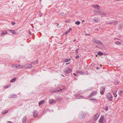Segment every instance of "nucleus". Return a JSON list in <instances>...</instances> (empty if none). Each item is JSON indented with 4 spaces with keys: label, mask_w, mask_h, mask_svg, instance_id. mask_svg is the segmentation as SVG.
I'll return each mask as SVG.
<instances>
[{
    "label": "nucleus",
    "mask_w": 123,
    "mask_h": 123,
    "mask_svg": "<svg viewBox=\"0 0 123 123\" xmlns=\"http://www.w3.org/2000/svg\"><path fill=\"white\" fill-rule=\"evenodd\" d=\"M114 96L115 97H117V94H116L115 93H114Z\"/></svg>",
    "instance_id": "nucleus-42"
},
{
    "label": "nucleus",
    "mask_w": 123,
    "mask_h": 123,
    "mask_svg": "<svg viewBox=\"0 0 123 123\" xmlns=\"http://www.w3.org/2000/svg\"><path fill=\"white\" fill-rule=\"evenodd\" d=\"M73 74H74V75L75 76H76L77 75V74H75V73H74Z\"/></svg>",
    "instance_id": "nucleus-46"
},
{
    "label": "nucleus",
    "mask_w": 123,
    "mask_h": 123,
    "mask_svg": "<svg viewBox=\"0 0 123 123\" xmlns=\"http://www.w3.org/2000/svg\"><path fill=\"white\" fill-rule=\"evenodd\" d=\"M8 111L7 110H6L5 111H3V114H4L5 113H7L8 112Z\"/></svg>",
    "instance_id": "nucleus-28"
},
{
    "label": "nucleus",
    "mask_w": 123,
    "mask_h": 123,
    "mask_svg": "<svg viewBox=\"0 0 123 123\" xmlns=\"http://www.w3.org/2000/svg\"><path fill=\"white\" fill-rule=\"evenodd\" d=\"M70 63V62H68V63H67L66 64V65H68V64L69 63Z\"/></svg>",
    "instance_id": "nucleus-50"
},
{
    "label": "nucleus",
    "mask_w": 123,
    "mask_h": 123,
    "mask_svg": "<svg viewBox=\"0 0 123 123\" xmlns=\"http://www.w3.org/2000/svg\"><path fill=\"white\" fill-rule=\"evenodd\" d=\"M115 22L116 23V24H117V21H116V22H109L107 23L106 24L108 25L109 24H111L113 23H114Z\"/></svg>",
    "instance_id": "nucleus-22"
},
{
    "label": "nucleus",
    "mask_w": 123,
    "mask_h": 123,
    "mask_svg": "<svg viewBox=\"0 0 123 123\" xmlns=\"http://www.w3.org/2000/svg\"><path fill=\"white\" fill-rule=\"evenodd\" d=\"M105 89V88L104 86H102L100 89V93L102 94H104V92Z\"/></svg>",
    "instance_id": "nucleus-7"
},
{
    "label": "nucleus",
    "mask_w": 123,
    "mask_h": 123,
    "mask_svg": "<svg viewBox=\"0 0 123 123\" xmlns=\"http://www.w3.org/2000/svg\"><path fill=\"white\" fill-rule=\"evenodd\" d=\"M104 117L103 116H101L98 121V122L99 123H103V120H104Z\"/></svg>",
    "instance_id": "nucleus-8"
},
{
    "label": "nucleus",
    "mask_w": 123,
    "mask_h": 123,
    "mask_svg": "<svg viewBox=\"0 0 123 123\" xmlns=\"http://www.w3.org/2000/svg\"><path fill=\"white\" fill-rule=\"evenodd\" d=\"M98 54L99 55H103V53L100 51L98 52Z\"/></svg>",
    "instance_id": "nucleus-25"
},
{
    "label": "nucleus",
    "mask_w": 123,
    "mask_h": 123,
    "mask_svg": "<svg viewBox=\"0 0 123 123\" xmlns=\"http://www.w3.org/2000/svg\"><path fill=\"white\" fill-rule=\"evenodd\" d=\"M115 43L117 45H120L121 44V43L119 41H116Z\"/></svg>",
    "instance_id": "nucleus-31"
},
{
    "label": "nucleus",
    "mask_w": 123,
    "mask_h": 123,
    "mask_svg": "<svg viewBox=\"0 0 123 123\" xmlns=\"http://www.w3.org/2000/svg\"><path fill=\"white\" fill-rule=\"evenodd\" d=\"M61 75L62 76H64V77L65 76L63 75V74H62Z\"/></svg>",
    "instance_id": "nucleus-56"
},
{
    "label": "nucleus",
    "mask_w": 123,
    "mask_h": 123,
    "mask_svg": "<svg viewBox=\"0 0 123 123\" xmlns=\"http://www.w3.org/2000/svg\"><path fill=\"white\" fill-rule=\"evenodd\" d=\"M97 41L96 43V44L101 45H103V43L101 42L100 41L98 40H97Z\"/></svg>",
    "instance_id": "nucleus-16"
},
{
    "label": "nucleus",
    "mask_w": 123,
    "mask_h": 123,
    "mask_svg": "<svg viewBox=\"0 0 123 123\" xmlns=\"http://www.w3.org/2000/svg\"><path fill=\"white\" fill-rule=\"evenodd\" d=\"M94 12L96 14L100 15L101 16H105L106 15V13L103 11L101 12L99 11H94Z\"/></svg>",
    "instance_id": "nucleus-1"
},
{
    "label": "nucleus",
    "mask_w": 123,
    "mask_h": 123,
    "mask_svg": "<svg viewBox=\"0 0 123 123\" xmlns=\"http://www.w3.org/2000/svg\"><path fill=\"white\" fill-rule=\"evenodd\" d=\"M72 70L71 69H69L68 71L66 70L64 71L65 73L67 74L70 73L71 72Z\"/></svg>",
    "instance_id": "nucleus-20"
},
{
    "label": "nucleus",
    "mask_w": 123,
    "mask_h": 123,
    "mask_svg": "<svg viewBox=\"0 0 123 123\" xmlns=\"http://www.w3.org/2000/svg\"><path fill=\"white\" fill-rule=\"evenodd\" d=\"M97 39H93L92 40V41L93 42L95 43H96V42L97 41Z\"/></svg>",
    "instance_id": "nucleus-32"
},
{
    "label": "nucleus",
    "mask_w": 123,
    "mask_h": 123,
    "mask_svg": "<svg viewBox=\"0 0 123 123\" xmlns=\"http://www.w3.org/2000/svg\"><path fill=\"white\" fill-rule=\"evenodd\" d=\"M86 116V114H85V113H83L80 116V119H82L84 117Z\"/></svg>",
    "instance_id": "nucleus-10"
},
{
    "label": "nucleus",
    "mask_w": 123,
    "mask_h": 123,
    "mask_svg": "<svg viewBox=\"0 0 123 123\" xmlns=\"http://www.w3.org/2000/svg\"><path fill=\"white\" fill-rule=\"evenodd\" d=\"M91 100H94L96 101H97V99L95 98H92L91 99H90Z\"/></svg>",
    "instance_id": "nucleus-38"
},
{
    "label": "nucleus",
    "mask_w": 123,
    "mask_h": 123,
    "mask_svg": "<svg viewBox=\"0 0 123 123\" xmlns=\"http://www.w3.org/2000/svg\"><path fill=\"white\" fill-rule=\"evenodd\" d=\"M55 25L57 26V27H58L59 24L57 23H55Z\"/></svg>",
    "instance_id": "nucleus-45"
},
{
    "label": "nucleus",
    "mask_w": 123,
    "mask_h": 123,
    "mask_svg": "<svg viewBox=\"0 0 123 123\" xmlns=\"http://www.w3.org/2000/svg\"><path fill=\"white\" fill-rule=\"evenodd\" d=\"M38 61L37 60L36 61H34L33 62H32L31 63V64H38Z\"/></svg>",
    "instance_id": "nucleus-23"
},
{
    "label": "nucleus",
    "mask_w": 123,
    "mask_h": 123,
    "mask_svg": "<svg viewBox=\"0 0 123 123\" xmlns=\"http://www.w3.org/2000/svg\"><path fill=\"white\" fill-rule=\"evenodd\" d=\"M12 67H13L14 68H16V65L15 64H12Z\"/></svg>",
    "instance_id": "nucleus-33"
},
{
    "label": "nucleus",
    "mask_w": 123,
    "mask_h": 123,
    "mask_svg": "<svg viewBox=\"0 0 123 123\" xmlns=\"http://www.w3.org/2000/svg\"><path fill=\"white\" fill-rule=\"evenodd\" d=\"M15 79H13L11 80L10 81L11 82H14L15 81Z\"/></svg>",
    "instance_id": "nucleus-29"
},
{
    "label": "nucleus",
    "mask_w": 123,
    "mask_h": 123,
    "mask_svg": "<svg viewBox=\"0 0 123 123\" xmlns=\"http://www.w3.org/2000/svg\"><path fill=\"white\" fill-rule=\"evenodd\" d=\"M38 115V112L36 111H35L33 113V116L34 117L36 118L37 117Z\"/></svg>",
    "instance_id": "nucleus-5"
},
{
    "label": "nucleus",
    "mask_w": 123,
    "mask_h": 123,
    "mask_svg": "<svg viewBox=\"0 0 123 123\" xmlns=\"http://www.w3.org/2000/svg\"><path fill=\"white\" fill-rule=\"evenodd\" d=\"M49 102L50 104H53L56 103V101L54 99H51L49 100Z\"/></svg>",
    "instance_id": "nucleus-6"
},
{
    "label": "nucleus",
    "mask_w": 123,
    "mask_h": 123,
    "mask_svg": "<svg viewBox=\"0 0 123 123\" xmlns=\"http://www.w3.org/2000/svg\"><path fill=\"white\" fill-rule=\"evenodd\" d=\"M107 98L111 101L112 100V98L111 95L110 93H108L107 94Z\"/></svg>",
    "instance_id": "nucleus-4"
},
{
    "label": "nucleus",
    "mask_w": 123,
    "mask_h": 123,
    "mask_svg": "<svg viewBox=\"0 0 123 123\" xmlns=\"http://www.w3.org/2000/svg\"><path fill=\"white\" fill-rule=\"evenodd\" d=\"M32 64H27L26 65L23 66V68H31L32 67Z\"/></svg>",
    "instance_id": "nucleus-2"
},
{
    "label": "nucleus",
    "mask_w": 123,
    "mask_h": 123,
    "mask_svg": "<svg viewBox=\"0 0 123 123\" xmlns=\"http://www.w3.org/2000/svg\"><path fill=\"white\" fill-rule=\"evenodd\" d=\"M42 0H39L40 1H42Z\"/></svg>",
    "instance_id": "nucleus-58"
},
{
    "label": "nucleus",
    "mask_w": 123,
    "mask_h": 123,
    "mask_svg": "<svg viewBox=\"0 0 123 123\" xmlns=\"http://www.w3.org/2000/svg\"><path fill=\"white\" fill-rule=\"evenodd\" d=\"M16 68H23V66H22L19 64H16Z\"/></svg>",
    "instance_id": "nucleus-12"
},
{
    "label": "nucleus",
    "mask_w": 123,
    "mask_h": 123,
    "mask_svg": "<svg viewBox=\"0 0 123 123\" xmlns=\"http://www.w3.org/2000/svg\"><path fill=\"white\" fill-rule=\"evenodd\" d=\"M45 102V101L44 100H41L39 102V105L40 106L41 105H42Z\"/></svg>",
    "instance_id": "nucleus-14"
},
{
    "label": "nucleus",
    "mask_w": 123,
    "mask_h": 123,
    "mask_svg": "<svg viewBox=\"0 0 123 123\" xmlns=\"http://www.w3.org/2000/svg\"><path fill=\"white\" fill-rule=\"evenodd\" d=\"M99 115V113H97L95 115V116L98 118Z\"/></svg>",
    "instance_id": "nucleus-30"
},
{
    "label": "nucleus",
    "mask_w": 123,
    "mask_h": 123,
    "mask_svg": "<svg viewBox=\"0 0 123 123\" xmlns=\"http://www.w3.org/2000/svg\"><path fill=\"white\" fill-rule=\"evenodd\" d=\"M97 92L96 91H94L92 92L88 96V97L90 98L93 96H95Z\"/></svg>",
    "instance_id": "nucleus-3"
},
{
    "label": "nucleus",
    "mask_w": 123,
    "mask_h": 123,
    "mask_svg": "<svg viewBox=\"0 0 123 123\" xmlns=\"http://www.w3.org/2000/svg\"><path fill=\"white\" fill-rule=\"evenodd\" d=\"M96 30H98V29H96Z\"/></svg>",
    "instance_id": "nucleus-59"
},
{
    "label": "nucleus",
    "mask_w": 123,
    "mask_h": 123,
    "mask_svg": "<svg viewBox=\"0 0 123 123\" xmlns=\"http://www.w3.org/2000/svg\"><path fill=\"white\" fill-rule=\"evenodd\" d=\"M122 92V91L121 90H119L118 91V94L119 95H120L121 93Z\"/></svg>",
    "instance_id": "nucleus-37"
},
{
    "label": "nucleus",
    "mask_w": 123,
    "mask_h": 123,
    "mask_svg": "<svg viewBox=\"0 0 123 123\" xmlns=\"http://www.w3.org/2000/svg\"><path fill=\"white\" fill-rule=\"evenodd\" d=\"M59 90L56 89L55 90H53L52 91V92H61L62 91V89L60 88H59Z\"/></svg>",
    "instance_id": "nucleus-9"
},
{
    "label": "nucleus",
    "mask_w": 123,
    "mask_h": 123,
    "mask_svg": "<svg viewBox=\"0 0 123 123\" xmlns=\"http://www.w3.org/2000/svg\"><path fill=\"white\" fill-rule=\"evenodd\" d=\"M120 0H116V1H117V0H118V1H120Z\"/></svg>",
    "instance_id": "nucleus-57"
},
{
    "label": "nucleus",
    "mask_w": 123,
    "mask_h": 123,
    "mask_svg": "<svg viewBox=\"0 0 123 123\" xmlns=\"http://www.w3.org/2000/svg\"><path fill=\"white\" fill-rule=\"evenodd\" d=\"M94 8L99 9L100 8V6L98 5H95L92 6Z\"/></svg>",
    "instance_id": "nucleus-15"
},
{
    "label": "nucleus",
    "mask_w": 123,
    "mask_h": 123,
    "mask_svg": "<svg viewBox=\"0 0 123 123\" xmlns=\"http://www.w3.org/2000/svg\"><path fill=\"white\" fill-rule=\"evenodd\" d=\"M80 21H77L76 22L75 24L77 25H79L80 24Z\"/></svg>",
    "instance_id": "nucleus-27"
},
{
    "label": "nucleus",
    "mask_w": 123,
    "mask_h": 123,
    "mask_svg": "<svg viewBox=\"0 0 123 123\" xmlns=\"http://www.w3.org/2000/svg\"><path fill=\"white\" fill-rule=\"evenodd\" d=\"M114 83L116 85L118 83V82L117 80H115Z\"/></svg>",
    "instance_id": "nucleus-34"
},
{
    "label": "nucleus",
    "mask_w": 123,
    "mask_h": 123,
    "mask_svg": "<svg viewBox=\"0 0 123 123\" xmlns=\"http://www.w3.org/2000/svg\"><path fill=\"white\" fill-rule=\"evenodd\" d=\"M72 29L71 28H70L69 30H70V31Z\"/></svg>",
    "instance_id": "nucleus-54"
},
{
    "label": "nucleus",
    "mask_w": 123,
    "mask_h": 123,
    "mask_svg": "<svg viewBox=\"0 0 123 123\" xmlns=\"http://www.w3.org/2000/svg\"><path fill=\"white\" fill-rule=\"evenodd\" d=\"M76 41V39H74V42H75Z\"/></svg>",
    "instance_id": "nucleus-51"
},
{
    "label": "nucleus",
    "mask_w": 123,
    "mask_h": 123,
    "mask_svg": "<svg viewBox=\"0 0 123 123\" xmlns=\"http://www.w3.org/2000/svg\"><path fill=\"white\" fill-rule=\"evenodd\" d=\"M97 118L96 117V116L95 115L92 118V119L93 120H96L97 119Z\"/></svg>",
    "instance_id": "nucleus-21"
},
{
    "label": "nucleus",
    "mask_w": 123,
    "mask_h": 123,
    "mask_svg": "<svg viewBox=\"0 0 123 123\" xmlns=\"http://www.w3.org/2000/svg\"><path fill=\"white\" fill-rule=\"evenodd\" d=\"M7 32V31H3L1 34V36H3L4 34H6Z\"/></svg>",
    "instance_id": "nucleus-19"
},
{
    "label": "nucleus",
    "mask_w": 123,
    "mask_h": 123,
    "mask_svg": "<svg viewBox=\"0 0 123 123\" xmlns=\"http://www.w3.org/2000/svg\"><path fill=\"white\" fill-rule=\"evenodd\" d=\"M60 14L61 16H63L65 15V13L62 12Z\"/></svg>",
    "instance_id": "nucleus-36"
},
{
    "label": "nucleus",
    "mask_w": 123,
    "mask_h": 123,
    "mask_svg": "<svg viewBox=\"0 0 123 123\" xmlns=\"http://www.w3.org/2000/svg\"><path fill=\"white\" fill-rule=\"evenodd\" d=\"M29 34H30V35H31V32H30H30H29Z\"/></svg>",
    "instance_id": "nucleus-48"
},
{
    "label": "nucleus",
    "mask_w": 123,
    "mask_h": 123,
    "mask_svg": "<svg viewBox=\"0 0 123 123\" xmlns=\"http://www.w3.org/2000/svg\"><path fill=\"white\" fill-rule=\"evenodd\" d=\"M80 71H76V73H79V72Z\"/></svg>",
    "instance_id": "nucleus-47"
},
{
    "label": "nucleus",
    "mask_w": 123,
    "mask_h": 123,
    "mask_svg": "<svg viewBox=\"0 0 123 123\" xmlns=\"http://www.w3.org/2000/svg\"><path fill=\"white\" fill-rule=\"evenodd\" d=\"M103 109H105L106 111H107L108 109V107L107 106H106V107L105 108H104Z\"/></svg>",
    "instance_id": "nucleus-40"
},
{
    "label": "nucleus",
    "mask_w": 123,
    "mask_h": 123,
    "mask_svg": "<svg viewBox=\"0 0 123 123\" xmlns=\"http://www.w3.org/2000/svg\"><path fill=\"white\" fill-rule=\"evenodd\" d=\"M79 73H80L82 75H84L85 74L84 72L81 71H80Z\"/></svg>",
    "instance_id": "nucleus-26"
},
{
    "label": "nucleus",
    "mask_w": 123,
    "mask_h": 123,
    "mask_svg": "<svg viewBox=\"0 0 123 123\" xmlns=\"http://www.w3.org/2000/svg\"><path fill=\"white\" fill-rule=\"evenodd\" d=\"M15 23L14 22H12V24L13 25H14Z\"/></svg>",
    "instance_id": "nucleus-44"
},
{
    "label": "nucleus",
    "mask_w": 123,
    "mask_h": 123,
    "mask_svg": "<svg viewBox=\"0 0 123 123\" xmlns=\"http://www.w3.org/2000/svg\"><path fill=\"white\" fill-rule=\"evenodd\" d=\"M27 121V118L26 116H25L22 119V121L23 123Z\"/></svg>",
    "instance_id": "nucleus-18"
},
{
    "label": "nucleus",
    "mask_w": 123,
    "mask_h": 123,
    "mask_svg": "<svg viewBox=\"0 0 123 123\" xmlns=\"http://www.w3.org/2000/svg\"><path fill=\"white\" fill-rule=\"evenodd\" d=\"M84 21H85V20H83L82 21V23H83V22H84Z\"/></svg>",
    "instance_id": "nucleus-53"
},
{
    "label": "nucleus",
    "mask_w": 123,
    "mask_h": 123,
    "mask_svg": "<svg viewBox=\"0 0 123 123\" xmlns=\"http://www.w3.org/2000/svg\"><path fill=\"white\" fill-rule=\"evenodd\" d=\"M10 96V98H17V95L16 94H14L11 95Z\"/></svg>",
    "instance_id": "nucleus-11"
},
{
    "label": "nucleus",
    "mask_w": 123,
    "mask_h": 123,
    "mask_svg": "<svg viewBox=\"0 0 123 123\" xmlns=\"http://www.w3.org/2000/svg\"><path fill=\"white\" fill-rule=\"evenodd\" d=\"M79 50V49H76V53H75L76 55H77L78 54V51Z\"/></svg>",
    "instance_id": "nucleus-35"
},
{
    "label": "nucleus",
    "mask_w": 123,
    "mask_h": 123,
    "mask_svg": "<svg viewBox=\"0 0 123 123\" xmlns=\"http://www.w3.org/2000/svg\"><path fill=\"white\" fill-rule=\"evenodd\" d=\"M76 97L78 99H81L84 98V97L80 95H77L76 96Z\"/></svg>",
    "instance_id": "nucleus-17"
},
{
    "label": "nucleus",
    "mask_w": 123,
    "mask_h": 123,
    "mask_svg": "<svg viewBox=\"0 0 123 123\" xmlns=\"http://www.w3.org/2000/svg\"><path fill=\"white\" fill-rule=\"evenodd\" d=\"M9 87V86L8 85H6V86H5L4 88H7Z\"/></svg>",
    "instance_id": "nucleus-41"
},
{
    "label": "nucleus",
    "mask_w": 123,
    "mask_h": 123,
    "mask_svg": "<svg viewBox=\"0 0 123 123\" xmlns=\"http://www.w3.org/2000/svg\"><path fill=\"white\" fill-rule=\"evenodd\" d=\"M70 30H68L65 32V34H68Z\"/></svg>",
    "instance_id": "nucleus-39"
},
{
    "label": "nucleus",
    "mask_w": 123,
    "mask_h": 123,
    "mask_svg": "<svg viewBox=\"0 0 123 123\" xmlns=\"http://www.w3.org/2000/svg\"><path fill=\"white\" fill-rule=\"evenodd\" d=\"M42 13H41V15H40V16H40V17H41L42 16Z\"/></svg>",
    "instance_id": "nucleus-55"
},
{
    "label": "nucleus",
    "mask_w": 123,
    "mask_h": 123,
    "mask_svg": "<svg viewBox=\"0 0 123 123\" xmlns=\"http://www.w3.org/2000/svg\"><path fill=\"white\" fill-rule=\"evenodd\" d=\"M9 32L10 33H11L12 34H16V32L14 31L13 30H9Z\"/></svg>",
    "instance_id": "nucleus-13"
},
{
    "label": "nucleus",
    "mask_w": 123,
    "mask_h": 123,
    "mask_svg": "<svg viewBox=\"0 0 123 123\" xmlns=\"http://www.w3.org/2000/svg\"><path fill=\"white\" fill-rule=\"evenodd\" d=\"M96 69H99V68H98V67H97Z\"/></svg>",
    "instance_id": "nucleus-52"
},
{
    "label": "nucleus",
    "mask_w": 123,
    "mask_h": 123,
    "mask_svg": "<svg viewBox=\"0 0 123 123\" xmlns=\"http://www.w3.org/2000/svg\"><path fill=\"white\" fill-rule=\"evenodd\" d=\"M70 61V59L69 58L66 59H65L64 62H69Z\"/></svg>",
    "instance_id": "nucleus-24"
},
{
    "label": "nucleus",
    "mask_w": 123,
    "mask_h": 123,
    "mask_svg": "<svg viewBox=\"0 0 123 123\" xmlns=\"http://www.w3.org/2000/svg\"><path fill=\"white\" fill-rule=\"evenodd\" d=\"M79 56L78 55L75 57V58L77 59L79 58Z\"/></svg>",
    "instance_id": "nucleus-43"
},
{
    "label": "nucleus",
    "mask_w": 123,
    "mask_h": 123,
    "mask_svg": "<svg viewBox=\"0 0 123 123\" xmlns=\"http://www.w3.org/2000/svg\"><path fill=\"white\" fill-rule=\"evenodd\" d=\"M86 35H88V36H90V34H86Z\"/></svg>",
    "instance_id": "nucleus-49"
}]
</instances>
